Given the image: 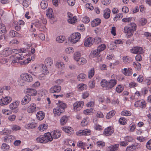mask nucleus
<instances>
[{"instance_id": "obj_21", "label": "nucleus", "mask_w": 151, "mask_h": 151, "mask_svg": "<svg viewBox=\"0 0 151 151\" xmlns=\"http://www.w3.org/2000/svg\"><path fill=\"white\" fill-rule=\"evenodd\" d=\"M119 146V144H116L111 145L108 147V148L109 149V151H116L118 150Z\"/></svg>"}, {"instance_id": "obj_61", "label": "nucleus", "mask_w": 151, "mask_h": 151, "mask_svg": "<svg viewBox=\"0 0 151 151\" xmlns=\"http://www.w3.org/2000/svg\"><path fill=\"white\" fill-rule=\"evenodd\" d=\"M124 139L125 141L130 142L133 140V138L132 137L127 136L124 138Z\"/></svg>"}, {"instance_id": "obj_45", "label": "nucleus", "mask_w": 151, "mask_h": 151, "mask_svg": "<svg viewBox=\"0 0 151 151\" xmlns=\"http://www.w3.org/2000/svg\"><path fill=\"white\" fill-rule=\"evenodd\" d=\"M94 71L93 68H91L88 72V77L89 78H91L94 76Z\"/></svg>"}, {"instance_id": "obj_35", "label": "nucleus", "mask_w": 151, "mask_h": 151, "mask_svg": "<svg viewBox=\"0 0 151 151\" xmlns=\"http://www.w3.org/2000/svg\"><path fill=\"white\" fill-rule=\"evenodd\" d=\"M74 59L77 62L78 61V60L80 58V57L81 54L79 52H76L74 54Z\"/></svg>"}, {"instance_id": "obj_38", "label": "nucleus", "mask_w": 151, "mask_h": 151, "mask_svg": "<svg viewBox=\"0 0 151 151\" xmlns=\"http://www.w3.org/2000/svg\"><path fill=\"white\" fill-rule=\"evenodd\" d=\"M86 75L83 73H81L78 76V79L79 81H84Z\"/></svg>"}, {"instance_id": "obj_37", "label": "nucleus", "mask_w": 151, "mask_h": 151, "mask_svg": "<svg viewBox=\"0 0 151 151\" xmlns=\"http://www.w3.org/2000/svg\"><path fill=\"white\" fill-rule=\"evenodd\" d=\"M133 64L134 67L137 69V70H139L141 68V65L138 62H133Z\"/></svg>"}, {"instance_id": "obj_64", "label": "nucleus", "mask_w": 151, "mask_h": 151, "mask_svg": "<svg viewBox=\"0 0 151 151\" xmlns=\"http://www.w3.org/2000/svg\"><path fill=\"white\" fill-rule=\"evenodd\" d=\"M96 144L97 146L100 147H102L105 145V143L102 141L97 142Z\"/></svg>"}, {"instance_id": "obj_47", "label": "nucleus", "mask_w": 151, "mask_h": 151, "mask_svg": "<svg viewBox=\"0 0 151 151\" xmlns=\"http://www.w3.org/2000/svg\"><path fill=\"white\" fill-rule=\"evenodd\" d=\"M11 133V130L8 129H4L3 130L2 132H1L2 134L4 135H7L8 134H10Z\"/></svg>"}, {"instance_id": "obj_6", "label": "nucleus", "mask_w": 151, "mask_h": 151, "mask_svg": "<svg viewBox=\"0 0 151 151\" xmlns=\"http://www.w3.org/2000/svg\"><path fill=\"white\" fill-rule=\"evenodd\" d=\"M19 103V101H16L9 105V108L13 112L16 113L18 111V109L17 107Z\"/></svg>"}, {"instance_id": "obj_23", "label": "nucleus", "mask_w": 151, "mask_h": 151, "mask_svg": "<svg viewBox=\"0 0 151 151\" xmlns=\"http://www.w3.org/2000/svg\"><path fill=\"white\" fill-rule=\"evenodd\" d=\"M111 11L109 8H107L104 11V17L106 19L109 18L110 16Z\"/></svg>"}, {"instance_id": "obj_62", "label": "nucleus", "mask_w": 151, "mask_h": 151, "mask_svg": "<svg viewBox=\"0 0 151 151\" xmlns=\"http://www.w3.org/2000/svg\"><path fill=\"white\" fill-rule=\"evenodd\" d=\"M67 3L69 5L71 6H73L75 3V0H68Z\"/></svg>"}, {"instance_id": "obj_41", "label": "nucleus", "mask_w": 151, "mask_h": 151, "mask_svg": "<svg viewBox=\"0 0 151 151\" xmlns=\"http://www.w3.org/2000/svg\"><path fill=\"white\" fill-rule=\"evenodd\" d=\"M65 39V37L63 36H60L56 38V40L59 43H62Z\"/></svg>"}, {"instance_id": "obj_11", "label": "nucleus", "mask_w": 151, "mask_h": 151, "mask_svg": "<svg viewBox=\"0 0 151 151\" xmlns=\"http://www.w3.org/2000/svg\"><path fill=\"white\" fill-rule=\"evenodd\" d=\"M84 103L83 101L76 102L73 104L74 109L75 111H79L81 108L84 105Z\"/></svg>"}, {"instance_id": "obj_55", "label": "nucleus", "mask_w": 151, "mask_h": 151, "mask_svg": "<svg viewBox=\"0 0 151 151\" xmlns=\"http://www.w3.org/2000/svg\"><path fill=\"white\" fill-rule=\"evenodd\" d=\"M136 128V127L135 125L133 124H131L129 125V131L130 132H132L134 131V130Z\"/></svg>"}, {"instance_id": "obj_51", "label": "nucleus", "mask_w": 151, "mask_h": 151, "mask_svg": "<svg viewBox=\"0 0 151 151\" xmlns=\"http://www.w3.org/2000/svg\"><path fill=\"white\" fill-rule=\"evenodd\" d=\"M101 39L100 37H96L94 39L93 42L96 44H98L101 42Z\"/></svg>"}, {"instance_id": "obj_26", "label": "nucleus", "mask_w": 151, "mask_h": 151, "mask_svg": "<svg viewBox=\"0 0 151 151\" xmlns=\"http://www.w3.org/2000/svg\"><path fill=\"white\" fill-rule=\"evenodd\" d=\"M44 63L47 66H50L52 64L53 61L52 59L50 58H47L45 60Z\"/></svg>"}, {"instance_id": "obj_18", "label": "nucleus", "mask_w": 151, "mask_h": 151, "mask_svg": "<svg viewBox=\"0 0 151 151\" xmlns=\"http://www.w3.org/2000/svg\"><path fill=\"white\" fill-rule=\"evenodd\" d=\"M40 69L41 72H42L43 73L45 74H47L49 73V72L47 70V68L46 65L44 64L40 65Z\"/></svg>"}, {"instance_id": "obj_59", "label": "nucleus", "mask_w": 151, "mask_h": 151, "mask_svg": "<svg viewBox=\"0 0 151 151\" xmlns=\"http://www.w3.org/2000/svg\"><path fill=\"white\" fill-rule=\"evenodd\" d=\"M56 66L58 68H63L64 67V65L63 63L62 62H58L56 63Z\"/></svg>"}, {"instance_id": "obj_46", "label": "nucleus", "mask_w": 151, "mask_h": 151, "mask_svg": "<svg viewBox=\"0 0 151 151\" xmlns=\"http://www.w3.org/2000/svg\"><path fill=\"white\" fill-rule=\"evenodd\" d=\"M100 52L97 49L93 51V54L95 57H99L100 56Z\"/></svg>"}, {"instance_id": "obj_15", "label": "nucleus", "mask_w": 151, "mask_h": 151, "mask_svg": "<svg viewBox=\"0 0 151 151\" xmlns=\"http://www.w3.org/2000/svg\"><path fill=\"white\" fill-rule=\"evenodd\" d=\"M31 100V96L27 94L22 99L21 103L22 105H25L29 103Z\"/></svg>"}, {"instance_id": "obj_4", "label": "nucleus", "mask_w": 151, "mask_h": 151, "mask_svg": "<svg viewBox=\"0 0 151 151\" xmlns=\"http://www.w3.org/2000/svg\"><path fill=\"white\" fill-rule=\"evenodd\" d=\"M21 79L20 81L22 83H20L19 85L21 86H24V83L23 81H24L28 82H31L33 80V78L31 76L27 73H25L21 76Z\"/></svg>"}, {"instance_id": "obj_44", "label": "nucleus", "mask_w": 151, "mask_h": 151, "mask_svg": "<svg viewBox=\"0 0 151 151\" xmlns=\"http://www.w3.org/2000/svg\"><path fill=\"white\" fill-rule=\"evenodd\" d=\"M52 9L51 8H49L47 12L46 15L47 17L51 18L52 17L53 15L52 14Z\"/></svg>"}, {"instance_id": "obj_19", "label": "nucleus", "mask_w": 151, "mask_h": 151, "mask_svg": "<svg viewBox=\"0 0 151 151\" xmlns=\"http://www.w3.org/2000/svg\"><path fill=\"white\" fill-rule=\"evenodd\" d=\"M27 92L28 93V94L27 95L30 96H35L37 93V92L35 89L31 88H27Z\"/></svg>"}, {"instance_id": "obj_43", "label": "nucleus", "mask_w": 151, "mask_h": 151, "mask_svg": "<svg viewBox=\"0 0 151 151\" xmlns=\"http://www.w3.org/2000/svg\"><path fill=\"white\" fill-rule=\"evenodd\" d=\"M78 62H79V64L83 65L86 63L87 60L83 58H81L79 59Z\"/></svg>"}, {"instance_id": "obj_53", "label": "nucleus", "mask_w": 151, "mask_h": 151, "mask_svg": "<svg viewBox=\"0 0 151 151\" xmlns=\"http://www.w3.org/2000/svg\"><path fill=\"white\" fill-rule=\"evenodd\" d=\"M133 149L135 150L140 148V145L138 143H135L134 144L132 145Z\"/></svg>"}, {"instance_id": "obj_56", "label": "nucleus", "mask_w": 151, "mask_h": 151, "mask_svg": "<svg viewBox=\"0 0 151 151\" xmlns=\"http://www.w3.org/2000/svg\"><path fill=\"white\" fill-rule=\"evenodd\" d=\"M146 146L147 149L151 150V139L147 142Z\"/></svg>"}, {"instance_id": "obj_48", "label": "nucleus", "mask_w": 151, "mask_h": 151, "mask_svg": "<svg viewBox=\"0 0 151 151\" xmlns=\"http://www.w3.org/2000/svg\"><path fill=\"white\" fill-rule=\"evenodd\" d=\"M121 114L123 116H130L131 115V113L128 111H124L121 112Z\"/></svg>"}, {"instance_id": "obj_9", "label": "nucleus", "mask_w": 151, "mask_h": 151, "mask_svg": "<svg viewBox=\"0 0 151 151\" xmlns=\"http://www.w3.org/2000/svg\"><path fill=\"white\" fill-rule=\"evenodd\" d=\"M91 134V131L90 129H85L83 130H80L77 132L76 135L79 136L89 135Z\"/></svg>"}, {"instance_id": "obj_14", "label": "nucleus", "mask_w": 151, "mask_h": 151, "mask_svg": "<svg viewBox=\"0 0 151 151\" xmlns=\"http://www.w3.org/2000/svg\"><path fill=\"white\" fill-rule=\"evenodd\" d=\"M61 87L59 86L55 85L51 87L50 89V92L51 93H58L61 90Z\"/></svg>"}, {"instance_id": "obj_16", "label": "nucleus", "mask_w": 151, "mask_h": 151, "mask_svg": "<svg viewBox=\"0 0 151 151\" xmlns=\"http://www.w3.org/2000/svg\"><path fill=\"white\" fill-rule=\"evenodd\" d=\"M36 104L34 103L31 104L28 107L27 111L29 113H32L37 111Z\"/></svg>"}, {"instance_id": "obj_25", "label": "nucleus", "mask_w": 151, "mask_h": 151, "mask_svg": "<svg viewBox=\"0 0 151 151\" xmlns=\"http://www.w3.org/2000/svg\"><path fill=\"white\" fill-rule=\"evenodd\" d=\"M6 32V30L5 25L3 24L0 23V34L4 35Z\"/></svg>"}, {"instance_id": "obj_28", "label": "nucleus", "mask_w": 151, "mask_h": 151, "mask_svg": "<svg viewBox=\"0 0 151 151\" xmlns=\"http://www.w3.org/2000/svg\"><path fill=\"white\" fill-rule=\"evenodd\" d=\"M48 127V126L47 123L45 124L43 123L40 125L39 127V130L41 131H44L46 130Z\"/></svg>"}, {"instance_id": "obj_34", "label": "nucleus", "mask_w": 151, "mask_h": 151, "mask_svg": "<svg viewBox=\"0 0 151 151\" xmlns=\"http://www.w3.org/2000/svg\"><path fill=\"white\" fill-rule=\"evenodd\" d=\"M40 5L42 9H45L48 6V4L46 1L43 0L41 2Z\"/></svg>"}, {"instance_id": "obj_20", "label": "nucleus", "mask_w": 151, "mask_h": 151, "mask_svg": "<svg viewBox=\"0 0 151 151\" xmlns=\"http://www.w3.org/2000/svg\"><path fill=\"white\" fill-rule=\"evenodd\" d=\"M123 73L125 76H129L132 74L131 69L128 68H124L123 70H122Z\"/></svg>"}, {"instance_id": "obj_42", "label": "nucleus", "mask_w": 151, "mask_h": 151, "mask_svg": "<svg viewBox=\"0 0 151 151\" xmlns=\"http://www.w3.org/2000/svg\"><path fill=\"white\" fill-rule=\"evenodd\" d=\"M9 145L5 143H3L1 146V149L4 151L8 150L9 149Z\"/></svg>"}, {"instance_id": "obj_29", "label": "nucleus", "mask_w": 151, "mask_h": 151, "mask_svg": "<svg viewBox=\"0 0 151 151\" xmlns=\"http://www.w3.org/2000/svg\"><path fill=\"white\" fill-rule=\"evenodd\" d=\"M62 129L65 132L71 134V132L73 131V129L70 127H62Z\"/></svg>"}, {"instance_id": "obj_27", "label": "nucleus", "mask_w": 151, "mask_h": 151, "mask_svg": "<svg viewBox=\"0 0 151 151\" xmlns=\"http://www.w3.org/2000/svg\"><path fill=\"white\" fill-rule=\"evenodd\" d=\"M37 119L40 120H42L45 117L44 113L42 111L38 112L36 115Z\"/></svg>"}, {"instance_id": "obj_17", "label": "nucleus", "mask_w": 151, "mask_h": 151, "mask_svg": "<svg viewBox=\"0 0 151 151\" xmlns=\"http://www.w3.org/2000/svg\"><path fill=\"white\" fill-rule=\"evenodd\" d=\"M93 43L92 38L91 37H90L86 40L84 45L85 47H87L92 45Z\"/></svg>"}, {"instance_id": "obj_50", "label": "nucleus", "mask_w": 151, "mask_h": 151, "mask_svg": "<svg viewBox=\"0 0 151 151\" xmlns=\"http://www.w3.org/2000/svg\"><path fill=\"white\" fill-rule=\"evenodd\" d=\"M31 61L30 58H28L26 60H23L22 61L19 62V63L21 65H26L29 62Z\"/></svg>"}, {"instance_id": "obj_57", "label": "nucleus", "mask_w": 151, "mask_h": 151, "mask_svg": "<svg viewBox=\"0 0 151 151\" xmlns=\"http://www.w3.org/2000/svg\"><path fill=\"white\" fill-rule=\"evenodd\" d=\"M20 127L17 125H13L12 127V129L13 131H16L17 130H20Z\"/></svg>"}, {"instance_id": "obj_40", "label": "nucleus", "mask_w": 151, "mask_h": 151, "mask_svg": "<svg viewBox=\"0 0 151 151\" xmlns=\"http://www.w3.org/2000/svg\"><path fill=\"white\" fill-rule=\"evenodd\" d=\"M106 47V45L105 44H102L98 46L97 49L98 51L101 52L105 49Z\"/></svg>"}, {"instance_id": "obj_8", "label": "nucleus", "mask_w": 151, "mask_h": 151, "mask_svg": "<svg viewBox=\"0 0 151 151\" xmlns=\"http://www.w3.org/2000/svg\"><path fill=\"white\" fill-rule=\"evenodd\" d=\"M12 100V98L9 96H5L3 97L0 100V105H6L10 103Z\"/></svg>"}, {"instance_id": "obj_30", "label": "nucleus", "mask_w": 151, "mask_h": 151, "mask_svg": "<svg viewBox=\"0 0 151 151\" xmlns=\"http://www.w3.org/2000/svg\"><path fill=\"white\" fill-rule=\"evenodd\" d=\"M12 51L9 48H6L3 52V54L5 56H7L12 53Z\"/></svg>"}, {"instance_id": "obj_32", "label": "nucleus", "mask_w": 151, "mask_h": 151, "mask_svg": "<svg viewBox=\"0 0 151 151\" xmlns=\"http://www.w3.org/2000/svg\"><path fill=\"white\" fill-rule=\"evenodd\" d=\"M123 60L124 63L126 64L130 63L132 61V58L127 56L123 58Z\"/></svg>"}, {"instance_id": "obj_5", "label": "nucleus", "mask_w": 151, "mask_h": 151, "mask_svg": "<svg viewBox=\"0 0 151 151\" xmlns=\"http://www.w3.org/2000/svg\"><path fill=\"white\" fill-rule=\"evenodd\" d=\"M130 50V52L133 54H141L144 52L143 48L139 46L133 47Z\"/></svg>"}, {"instance_id": "obj_36", "label": "nucleus", "mask_w": 151, "mask_h": 151, "mask_svg": "<svg viewBox=\"0 0 151 151\" xmlns=\"http://www.w3.org/2000/svg\"><path fill=\"white\" fill-rule=\"evenodd\" d=\"M115 111H111L107 114L106 117L107 119H110L113 116L115 115Z\"/></svg>"}, {"instance_id": "obj_12", "label": "nucleus", "mask_w": 151, "mask_h": 151, "mask_svg": "<svg viewBox=\"0 0 151 151\" xmlns=\"http://www.w3.org/2000/svg\"><path fill=\"white\" fill-rule=\"evenodd\" d=\"M61 131L60 130H54L50 134L51 138L53 139H58L61 136Z\"/></svg>"}, {"instance_id": "obj_33", "label": "nucleus", "mask_w": 151, "mask_h": 151, "mask_svg": "<svg viewBox=\"0 0 151 151\" xmlns=\"http://www.w3.org/2000/svg\"><path fill=\"white\" fill-rule=\"evenodd\" d=\"M37 126V123H28L26 126V128L32 129Z\"/></svg>"}, {"instance_id": "obj_1", "label": "nucleus", "mask_w": 151, "mask_h": 151, "mask_svg": "<svg viewBox=\"0 0 151 151\" xmlns=\"http://www.w3.org/2000/svg\"><path fill=\"white\" fill-rule=\"evenodd\" d=\"M117 81L116 79H111L107 81L106 80L103 79L101 82V86L106 88V90L111 89L116 84Z\"/></svg>"}, {"instance_id": "obj_54", "label": "nucleus", "mask_w": 151, "mask_h": 151, "mask_svg": "<svg viewBox=\"0 0 151 151\" xmlns=\"http://www.w3.org/2000/svg\"><path fill=\"white\" fill-rule=\"evenodd\" d=\"M95 81L93 80L89 83V87L91 88H92L95 87Z\"/></svg>"}, {"instance_id": "obj_2", "label": "nucleus", "mask_w": 151, "mask_h": 151, "mask_svg": "<svg viewBox=\"0 0 151 151\" xmlns=\"http://www.w3.org/2000/svg\"><path fill=\"white\" fill-rule=\"evenodd\" d=\"M52 140V139L50 132L45 133L44 135H41L36 139V141L38 143H46Z\"/></svg>"}, {"instance_id": "obj_39", "label": "nucleus", "mask_w": 151, "mask_h": 151, "mask_svg": "<svg viewBox=\"0 0 151 151\" xmlns=\"http://www.w3.org/2000/svg\"><path fill=\"white\" fill-rule=\"evenodd\" d=\"M69 117L68 116H64L62 117L60 119L61 123H66L69 122Z\"/></svg>"}, {"instance_id": "obj_63", "label": "nucleus", "mask_w": 151, "mask_h": 151, "mask_svg": "<svg viewBox=\"0 0 151 151\" xmlns=\"http://www.w3.org/2000/svg\"><path fill=\"white\" fill-rule=\"evenodd\" d=\"M146 138L143 136H139L137 137V140L142 142H143L145 140Z\"/></svg>"}, {"instance_id": "obj_58", "label": "nucleus", "mask_w": 151, "mask_h": 151, "mask_svg": "<svg viewBox=\"0 0 151 151\" xmlns=\"http://www.w3.org/2000/svg\"><path fill=\"white\" fill-rule=\"evenodd\" d=\"M94 129L97 130L101 131L102 130V127L98 124H96L94 126Z\"/></svg>"}, {"instance_id": "obj_24", "label": "nucleus", "mask_w": 151, "mask_h": 151, "mask_svg": "<svg viewBox=\"0 0 151 151\" xmlns=\"http://www.w3.org/2000/svg\"><path fill=\"white\" fill-rule=\"evenodd\" d=\"M71 37L73 39L76 40L75 41H78L81 38V34L78 32L73 33Z\"/></svg>"}, {"instance_id": "obj_7", "label": "nucleus", "mask_w": 151, "mask_h": 151, "mask_svg": "<svg viewBox=\"0 0 151 151\" xmlns=\"http://www.w3.org/2000/svg\"><path fill=\"white\" fill-rule=\"evenodd\" d=\"M134 106L136 107L144 109L146 106V103L143 100H140L136 102L134 104Z\"/></svg>"}, {"instance_id": "obj_10", "label": "nucleus", "mask_w": 151, "mask_h": 151, "mask_svg": "<svg viewBox=\"0 0 151 151\" xmlns=\"http://www.w3.org/2000/svg\"><path fill=\"white\" fill-rule=\"evenodd\" d=\"M135 31L131 27H125L124 29V32L127 33L128 35H127V37L128 38H130L133 35L134 31Z\"/></svg>"}, {"instance_id": "obj_60", "label": "nucleus", "mask_w": 151, "mask_h": 151, "mask_svg": "<svg viewBox=\"0 0 151 151\" xmlns=\"http://www.w3.org/2000/svg\"><path fill=\"white\" fill-rule=\"evenodd\" d=\"M101 2L104 5H107L110 3V0H101Z\"/></svg>"}, {"instance_id": "obj_52", "label": "nucleus", "mask_w": 151, "mask_h": 151, "mask_svg": "<svg viewBox=\"0 0 151 151\" xmlns=\"http://www.w3.org/2000/svg\"><path fill=\"white\" fill-rule=\"evenodd\" d=\"M123 88L121 85H118L116 88V91L118 93H120L123 90Z\"/></svg>"}, {"instance_id": "obj_13", "label": "nucleus", "mask_w": 151, "mask_h": 151, "mask_svg": "<svg viewBox=\"0 0 151 151\" xmlns=\"http://www.w3.org/2000/svg\"><path fill=\"white\" fill-rule=\"evenodd\" d=\"M114 129L112 127H108L106 128L104 132V134L106 136H109L111 135L114 132Z\"/></svg>"}, {"instance_id": "obj_3", "label": "nucleus", "mask_w": 151, "mask_h": 151, "mask_svg": "<svg viewBox=\"0 0 151 151\" xmlns=\"http://www.w3.org/2000/svg\"><path fill=\"white\" fill-rule=\"evenodd\" d=\"M56 104L57 106L53 109V112L54 114L59 116L64 111L65 109L66 108V104L60 101H58Z\"/></svg>"}, {"instance_id": "obj_22", "label": "nucleus", "mask_w": 151, "mask_h": 151, "mask_svg": "<svg viewBox=\"0 0 151 151\" xmlns=\"http://www.w3.org/2000/svg\"><path fill=\"white\" fill-rule=\"evenodd\" d=\"M101 22V20L99 18H96L91 22V25L93 27H95L99 25Z\"/></svg>"}, {"instance_id": "obj_31", "label": "nucleus", "mask_w": 151, "mask_h": 151, "mask_svg": "<svg viewBox=\"0 0 151 151\" xmlns=\"http://www.w3.org/2000/svg\"><path fill=\"white\" fill-rule=\"evenodd\" d=\"M13 137L14 136L12 135L8 134L6 135L4 137V142L7 143L11 141V139H12Z\"/></svg>"}, {"instance_id": "obj_49", "label": "nucleus", "mask_w": 151, "mask_h": 151, "mask_svg": "<svg viewBox=\"0 0 151 151\" xmlns=\"http://www.w3.org/2000/svg\"><path fill=\"white\" fill-rule=\"evenodd\" d=\"M66 52L68 54L73 53L74 51V49L71 47L66 48L65 49Z\"/></svg>"}]
</instances>
